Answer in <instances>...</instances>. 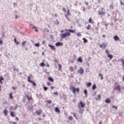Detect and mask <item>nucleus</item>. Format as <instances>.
<instances>
[{
  "label": "nucleus",
  "instance_id": "6e6552de",
  "mask_svg": "<svg viewBox=\"0 0 124 124\" xmlns=\"http://www.w3.org/2000/svg\"><path fill=\"white\" fill-rule=\"evenodd\" d=\"M2 81H4V78L1 76H0V84H2ZM1 86L0 85V91L1 90Z\"/></svg>",
  "mask_w": 124,
  "mask_h": 124
},
{
  "label": "nucleus",
  "instance_id": "c9c22d12",
  "mask_svg": "<svg viewBox=\"0 0 124 124\" xmlns=\"http://www.w3.org/2000/svg\"><path fill=\"white\" fill-rule=\"evenodd\" d=\"M11 117H15V115H14V112H11Z\"/></svg>",
  "mask_w": 124,
  "mask_h": 124
},
{
  "label": "nucleus",
  "instance_id": "37998d69",
  "mask_svg": "<svg viewBox=\"0 0 124 124\" xmlns=\"http://www.w3.org/2000/svg\"><path fill=\"white\" fill-rule=\"evenodd\" d=\"M73 115L74 117H75V118H76V119L77 120H78L77 116H76V114H75V113H73Z\"/></svg>",
  "mask_w": 124,
  "mask_h": 124
},
{
  "label": "nucleus",
  "instance_id": "de8ad7c7",
  "mask_svg": "<svg viewBox=\"0 0 124 124\" xmlns=\"http://www.w3.org/2000/svg\"><path fill=\"white\" fill-rule=\"evenodd\" d=\"M106 54H108V55H109V50H106Z\"/></svg>",
  "mask_w": 124,
  "mask_h": 124
},
{
  "label": "nucleus",
  "instance_id": "4d7b16f0",
  "mask_svg": "<svg viewBox=\"0 0 124 124\" xmlns=\"http://www.w3.org/2000/svg\"><path fill=\"white\" fill-rule=\"evenodd\" d=\"M17 107H18V106H17V105H16V106H15V108L14 110H16V109H17Z\"/></svg>",
  "mask_w": 124,
  "mask_h": 124
},
{
  "label": "nucleus",
  "instance_id": "4468645a",
  "mask_svg": "<svg viewBox=\"0 0 124 124\" xmlns=\"http://www.w3.org/2000/svg\"><path fill=\"white\" fill-rule=\"evenodd\" d=\"M3 113L4 114V116H7V114L8 113V111H7V109H6V108H5L4 109Z\"/></svg>",
  "mask_w": 124,
  "mask_h": 124
},
{
  "label": "nucleus",
  "instance_id": "09e8293b",
  "mask_svg": "<svg viewBox=\"0 0 124 124\" xmlns=\"http://www.w3.org/2000/svg\"><path fill=\"white\" fill-rule=\"evenodd\" d=\"M67 15H68V16H69V15H70V12H69V10H68Z\"/></svg>",
  "mask_w": 124,
  "mask_h": 124
},
{
  "label": "nucleus",
  "instance_id": "8fccbe9b",
  "mask_svg": "<svg viewBox=\"0 0 124 124\" xmlns=\"http://www.w3.org/2000/svg\"><path fill=\"white\" fill-rule=\"evenodd\" d=\"M53 94L55 95H58V92H54L53 93Z\"/></svg>",
  "mask_w": 124,
  "mask_h": 124
},
{
  "label": "nucleus",
  "instance_id": "9b49d317",
  "mask_svg": "<svg viewBox=\"0 0 124 124\" xmlns=\"http://www.w3.org/2000/svg\"><path fill=\"white\" fill-rule=\"evenodd\" d=\"M113 39L115 41H120V38L117 35L114 36Z\"/></svg>",
  "mask_w": 124,
  "mask_h": 124
},
{
  "label": "nucleus",
  "instance_id": "4be33fe9",
  "mask_svg": "<svg viewBox=\"0 0 124 124\" xmlns=\"http://www.w3.org/2000/svg\"><path fill=\"white\" fill-rule=\"evenodd\" d=\"M78 62H83V60H82V58L81 57H79L78 59Z\"/></svg>",
  "mask_w": 124,
  "mask_h": 124
},
{
  "label": "nucleus",
  "instance_id": "c756f323",
  "mask_svg": "<svg viewBox=\"0 0 124 124\" xmlns=\"http://www.w3.org/2000/svg\"><path fill=\"white\" fill-rule=\"evenodd\" d=\"M69 69H70L71 72H73V67L70 66Z\"/></svg>",
  "mask_w": 124,
  "mask_h": 124
},
{
  "label": "nucleus",
  "instance_id": "72a5a7b5",
  "mask_svg": "<svg viewBox=\"0 0 124 124\" xmlns=\"http://www.w3.org/2000/svg\"><path fill=\"white\" fill-rule=\"evenodd\" d=\"M68 119L69 120V121H72V120H73V117H72V116H69L68 117Z\"/></svg>",
  "mask_w": 124,
  "mask_h": 124
},
{
  "label": "nucleus",
  "instance_id": "7c9ffc66",
  "mask_svg": "<svg viewBox=\"0 0 124 124\" xmlns=\"http://www.w3.org/2000/svg\"><path fill=\"white\" fill-rule=\"evenodd\" d=\"M84 93L85 94V95H88V91H87V90H84Z\"/></svg>",
  "mask_w": 124,
  "mask_h": 124
},
{
  "label": "nucleus",
  "instance_id": "6e6d98bb",
  "mask_svg": "<svg viewBox=\"0 0 124 124\" xmlns=\"http://www.w3.org/2000/svg\"><path fill=\"white\" fill-rule=\"evenodd\" d=\"M47 86H50L51 85V83H50L49 82H47Z\"/></svg>",
  "mask_w": 124,
  "mask_h": 124
},
{
  "label": "nucleus",
  "instance_id": "338daca9",
  "mask_svg": "<svg viewBox=\"0 0 124 124\" xmlns=\"http://www.w3.org/2000/svg\"><path fill=\"white\" fill-rule=\"evenodd\" d=\"M51 90H53V89H54V87L51 86Z\"/></svg>",
  "mask_w": 124,
  "mask_h": 124
},
{
  "label": "nucleus",
  "instance_id": "f257e3e1",
  "mask_svg": "<svg viewBox=\"0 0 124 124\" xmlns=\"http://www.w3.org/2000/svg\"><path fill=\"white\" fill-rule=\"evenodd\" d=\"M104 8H101L100 10L98 11V14L99 16L100 17H103V16H105V12H104Z\"/></svg>",
  "mask_w": 124,
  "mask_h": 124
},
{
  "label": "nucleus",
  "instance_id": "13d9d810",
  "mask_svg": "<svg viewBox=\"0 0 124 124\" xmlns=\"http://www.w3.org/2000/svg\"><path fill=\"white\" fill-rule=\"evenodd\" d=\"M2 37H5V35H4V33H3V34H2Z\"/></svg>",
  "mask_w": 124,
  "mask_h": 124
},
{
  "label": "nucleus",
  "instance_id": "a211bd4d",
  "mask_svg": "<svg viewBox=\"0 0 124 124\" xmlns=\"http://www.w3.org/2000/svg\"><path fill=\"white\" fill-rule=\"evenodd\" d=\"M108 57L109 58V60H112L113 59V55L108 54Z\"/></svg>",
  "mask_w": 124,
  "mask_h": 124
},
{
  "label": "nucleus",
  "instance_id": "cd10ccee",
  "mask_svg": "<svg viewBox=\"0 0 124 124\" xmlns=\"http://www.w3.org/2000/svg\"><path fill=\"white\" fill-rule=\"evenodd\" d=\"M59 70H62V64H58Z\"/></svg>",
  "mask_w": 124,
  "mask_h": 124
},
{
  "label": "nucleus",
  "instance_id": "473e14b6",
  "mask_svg": "<svg viewBox=\"0 0 124 124\" xmlns=\"http://www.w3.org/2000/svg\"><path fill=\"white\" fill-rule=\"evenodd\" d=\"M83 40L84 41V43H87V42H88V40H86L85 38H83Z\"/></svg>",
  "mask_w": 124,
  "mask_h": 124
},
{
  "label": "nucleus",
  "instance_id": "f03ea898",
  "mask_svg": "<svg viewBox=\"0 0 124 124\" xmlns=\"http://www.w3.org/2000/svg\"><path fill=\"white\" fill-rule=\"evenodd\" d=\"M70 90H72V92L74 94H76V92L78 93H79L80 92V89L79 88H75V87L73 86H71Z\"/></svg>",
  "mask_w": 124,
  "mask_h": 124
},
{
  "label": "nucleus",
  "instance_id": "680f3d73",
  "mask_svg": "<svg viewBox=\"0 0 124 124\" xmlns=\"http://www.w3.org/2000/svg\"><path fill=\"white\" fill-rule=\"evenodd\" d=\"M85 3L86 5H88V4H89V3H88L87 2H85Z\"/></svg>",
  "mask_w": 124,
  "mask_h": 124
},
{
  "label": "nucleus",
  "instance_id": "e2e57ef3",
  "mask_svg": "<svg viewBox=\"0 0 124 124\" xmlns=\"http://www.w3.org/2000/svg\"><path fill=\"white\" fill-rule=\"evenodd\" d=\"M45 43V41H43V42H42V44H44Z\"/></svg>",
  "mask_w": 124,
  "mask_h": 124
},
{
  "label": "nucleus",
  "instance_id": "1a4fd4ad",
  "mask_svg": "<svg viewBox=\"0 0 124 124\" xmlns=\"http://www.w3.org/2000/svg\"><path fill=\"white\" fill-rule=\"evenodd\" d=\"M78 73H80V74H84V69L83 68L80 67L79 68V70L78 71Z\"/></svg>",
  "mask_w": 124,
  "mask_h": 124
},
{
  "label": "nucleus",
  "instance_id": "a878e982",
  "mask_svg": "<svg viewBox=\"0 0 124 124\" xmlns=\"http://www.w3.org/2000/svg\"><path fill=\"white\" fill-rule=\"evenodd\" d=\"M99 77H101V80H103V75H102V74H99Z\"/></svg>",
  "mask_w": 124,
  "mask_h": 124
},
{
  "label": "nucleus",
  "instance_id": "bf43d9fd",
  "mask_svg": "<svg viewBox=\"0 0 124 124\" xmlns=\"http://www.w3.org/2000/svg\"><path fill=\"white\" fill-rule=\"evenodd\" d=\"M64 31H65V30H62V31H61V32H62V33L64 32Z\"/></svg>",
  "mask_w": 124,
  "mask_h": 124
},
{
  "label": "nucleus",
  "instance_id": "0eeeda50",
  "mask_svg": "<svg viewBox=\"0 0 124 124\" xmlns=\"http://www.w3.org/2000/svg\"><path fill=\"white\" fill-rule=\"evenodd\" d=\"M100 48H106V44L105 43H103L102 44L99 45Z\"/></svg>",
  "mask_w": 124,
  "mask_h": 124
},
{
  "label": "nucleus",
  "instance_id": "052dcab7",
  "mask_svg": "<svg viewBox=\"0 0 124 124\" xmlns=\"http://www.w3.org/2000/svg\"><path fill=\"white\" fill-rule=\"evenodd\" d=\"M83 11H86V8L84 7L83 8Z\"/></svg>",
  "mask_w": 124,
  "mask_h": 124
},
{
  "label": "nucleus",
  "instance_id": "2eb2a0df",
  "mask_svg": "<svg viewBox=\"0 0 124 124\" xmlns=\"http://www.w3.org/2000/svg\"><path fill=\"white\" fill-rule=\"evenodd\" d=\"M65 31H69L70 32L74 33V32H75V30L66 29L65 30Z\"/></svg>",
  "mask_w": 124,
  "mask_h": 124
},
{
  "label": "nucleus",
  "instance_id": "f3484780",
  "mask_svg": "<svg viewBox=\"0 0 124 124\" xmlns=\"http://www.w3.org/2000/svg\"><path fill=\"white\" fill-rule=\"evenodd\" d=\"M101 98V95L98 94V98H95V99L96 100H100Z\"/></svg>",
  "mask_w": 124,
  "mask_h": 124
},
{
  "label": "nucleus",
  "instance_id": "412c9836",
  "mask_svg": "<svg viewBox=\"0 0 124 124\" xmlns=\"http://www.w3.org/2000/svg\"><path fill=\"white\" fill-rule=\"evenodd\" d=\"M89 23H91V24H93L94 22L93 21V19H92V17H90L89 20Z\"/></svg>",
  "mask_w": 124,
  "mask_h": 124
},
{
  "label": "nucleus",
  "instance_id": "864d4df0",
  "mask_svg": "<svg viewBox=\"0 0 124 124\" xmlns=\"http://www.w3.org/2000/svg\"><path fill=\"white\" fill-rule=\"evenodd\" d=\"M16 121H19V118H18L17 117H16Z\"/></svg>",
  "mask_w": 124,
  "mask_h": 124
},
{
  "label": "nucleus",
  "instance_id": "7ed1b4c3",
  "mask_svg": "<svg viewBox=\"0 0 124 124\" xmlns=\"http://www.w3.org/2000/svg\"><path fill=\"white\" fill-rule=\"evenodd\" d=\"M70 32H66L64 33H61L60 34V37L61 38H65L66 37H68L70 36Z\"/></svg>",
  "mask_w": 124,
  "mask_h": 124
},
{
  "label": "nucleus",
  "instance_id": "3c124183",
  "mask_svg": "<svg viewBox=\"0 0 124 124\" xmlns=\"http://www.w3.org/2000/svg\"><path fill=\"white\" fill-rule=\"evenodd\" d=\"M2 43H3L2 41H1V40H0V45H2Z\"/></svg>",
  "mask_w": 124,
  "mask_h": 124
},
{
  "label": "nucleus",
  "instance_id": "dca6fc26",
  "mask_svg": "<svg viewBox=\"0 0 124 124\" xmlns=\"http://www.w3.org/2000/svg\"><path fill=\"white\" fill-rule=\"evenodd\" d=\"M62 45H63V44H62V43H60V42H57L56 44V46H62Z\"/></svg>",
  "mask_w": 124,
  "mask_h": 124
},
{
  "label": "nucleus",
  "instance_id": "a19ab883",
  "mask_svg": "<svg viewBox=\"0 0 124 124\" xmlns=\"http://www.w3.org/2000/svg\"><path fill=\"white\" fill-rule=\"evenodd\" d=\"M10 110V111H11L12 110H14V107L13 106H11Z\"/></svg>",
  "mask_w": 124,
  "mask_h": 124
},
{
  "label": "nucleus",
  "instance_id": "f8f14e48",
  "mask_svg": "<svg viewBox=\"0 0 124 124\" xmlns=\"http://www.w3.org/2000/svg\"><path fill=\"white\" fill-rule=\"evenodd\" d=\"M25 96L28 98V100L29 101L32 100V96H29V95L26 94Z\"/></svg>",
  "mask_w": 124,
  "mask_h": 124
},
{
  "label": "nucleus",
  "instance_id": "774afa93",
  "mask_svg": "<svg viewBox=\"0 0 124 124\" xmlns=\"http://www.w3.org/2000/svg\"><path fill=\"white\" fill-rule=\"evenodd\" d=\"M13 124H17V123H16V122H13Z\"/></svg>",
  "mask_w": 124,
  "mask_h": 124
},
{
  "label": "nucleus",
  "instance_id": "ea45409f",
  "mask_svg": "<svg viewBox=\"0 0 124 124\" xmlns=\"http://www.w3.org/2000/svg\"><path fill=\"white\" fill-rule=\"evenodd\" d=\"M44 91H45L46 92V91H47V90H48V88L47 87H46L45 86H44Z\"/></svg>",
  "mask_w": 124,
  "mask_h": 124
},
{
  "label": "nucleus",
  "instance_id": "39448f33",
  "mask_svg": "<svg viewBox=\"0 0 124 124\" xmlns=\"http://www.w3.org/2000/svg\"><path fill=\"white\" fill-rule=\"evenodd\" d=\"M78 106L79 107H81V108H84L86 106V103H83L82 101H80Z\"/></svg>",
  "mask_w": 124,
  "mask_h": 124
},
{
  "label": "nucleus",
  "instance_id": "aec40b11",
  "mask_svg": "<svg viewBox=\"0 0 124 124\" xmlns=\"http://www.w3.org/2000/svg\"><path fill=\"white\" fill-rule=\"evenodd\" d=\"M105 102L106 103H110V102H111V100L109 99V98H108L107 99L105 100Z\"/></svg>",
  "mask_w": 124,
  "mask_h": 124
},
{
  "label": "nucleus",
  "instance_id": "b1692460",
  "mask_svg": "<svg viewBox=\"0 0 124 124\" xmlns=\"http://www.w3.org/2000/svg\"><path fill=\"white\" fill-rule=\"evenodd\" d=\"M115 90H118V91H121V86H118L116 88H115Z\"/></svg>",
  "mask_w": 124,
  "mask_h": 124
},
{
  "label": "nucleus",
  "instance_id": "c03bdc74",
  "mask_svg": "<svg viewBox=\"0 0 124 124\" xmlns=\"http://www.w3.org/2000/svg\"><path fill=\"white\" fill-rule=\"evenodd\" d=\"M23 102L24 103H25V102H26V97H23Z\"/></svg>",
  "mask_w": 124,
  "mask_h": 124
},
{
  "label": "nucleus",
  "instance_id": "a18cd8bd",
  "mask_svg": "<svg viewBox=\"0 0 124 124\" xmlns=\"http://www.w3.org/2000/svg\"><path fill=\"white\" fill-rule=\"evenodd\" d=\"M35 46L36 47H39L40 45H39V44H35Z\"/></svg>",
  "mask_w": 124,
  "mask_h": 124
},
{
  "label": "nucleus",
  "instance_id": "49530a36",
  "mask_svg": "<svg viewBox=\"0 0 124 124\" xmlns=\"http://www.w3.org/2000/svg\"><path fill=\"white\" fill-rule=\"evenodd\" d=\"M112 108H114V109H118V107H116L115 106H112Z\"/></svg>",
  "mask_w": 124,
  "mask_h": 124
},
{
  "label": "nucleus",
  "instance_id": "0e129e2a",
  "mask_svg": "<svg viewBox=\"0 0 124 124\" xmlns=\"http://www.w3.org/2000/svg\"><path fill=\"white\" fill-rule=\"evenodd\" d=\"M12 89H13V90H16V88H15V87H13Z\"/></svg>",
  "mask_w": 124,
  "mask_h": 124
},
{
  "label": "nucleus",
  "instance_id": "423d86ee",
  "mask_svg": "<svg viewBox=\"0 0 124 124\" xmlns=\"http://www.w3.org/2000/svg\"><path fill=\"white\" fill-rule=\"evenodd\" d=\"M42 111L43 110L41 109H38L35 112V114H36V115H37V116H39V115H40L41 113H42Z\"/></svg>",
  "mask_w": 124,
  "mask_h": 124
},
{
  "label": "nucleus",
  "instance_id": "ddd939ff",
  "mask_svg": "<svg viewBox=\"0 0 124 124\" xmlns=\"http://www.w3.org/2000/svg\"><path fill=\"white\" fill-rule=\"evenodd\" d=\"M55 112H56V113H61V110H60V109H59V108L58 107H56L55 108Z\"/></svg>",
  "mask_w": 124,
  "mask_h": 124
},
{
  "label": "nucleus",
  "instance_id": "9d476101",
  "mask_svg": "<svg viewBox=\"0 0 124 124\" xmlns=\"http://www.w3.org/2000/svg\"><path fill=\"white\" fill-rule=\"evenodd\" d=\"M48 47H50L51 49H52L53 51H56V47L55 46L51 45H48Z\"/></svg>",
  "mask_w": 124,
  "mask_h": 124
},
{
  "label": "nucleus",
  "instance_id": "bb28decb",
  "mask_svg": "<svg viewBox=\"0 0 124 124\" xmlns=\"http://www.w3.org/2000/svg\"><path fill=\"white\" fill-rule=\"evenodd\" d=\"M32 29H35V31L36 32H38V30L36 28V27H35V26H33V27H32Z\"/></svg>",
  "mask_w": 124,
  "mask_h": 124
},
{
  "label": "nucleus",
  "instance_id": "58836bf2",
  "mask_svg": "<svg viewBox=\"0 0 124 124\" xmlns=\"http://www.w3.org/2000/svg\"><path fill=\"white\" fill-rule=\"evenodd\" d=\"M41 66H45V64L44 62H41L40 64Z\"/></svg>",
  "mask_w": 124,
  "mask_h": 124
},
{
  "label": "nucleus",
  "instance_id": "69168bd1",
  "mask_svg": "<svg viewBox=\"0 0 124 124\" xmlns=\"http://www.w3.org/2000/svg\"><path fill=\"white\" fill-rule=\"evenodd\" d=\"M14 41H15V42H17V41H16V38L14 39Z\"/></svg>",
  "mask_w": 124,
  "mask_h": 124
},
{
  "label": "nucleus",
  "instance_id": "c85d7f7f",
  "mask_svg": "<svg viewBox=\"0 0 124 124\" xmlns=\"http://www.w3.org/2000/svg\"><path fill=\"white\" fill-rule=\"evenodd\" d=\"M92 86V82H88L87 84V87H91Z\"/></svg>",
  "mask_w": 124,
  "mask_h": 124
},
{
  "label": "nucleus",
  "instance_id": "393cba45",
  "mask_svg": "<svg viewBox=\"0 0 124 124\" xmlns=\"http://www.w3.org/2000/svg\"><path fill=\"white\" fill-rule=\"evenodd\" d=\"M96 89V85L95 84H93L92 87V90L93 91Z\"/></svg>",
  "mask_w": 124,
  "mask_h": 124
},
{
  "label": "nucleus",
  "instance_id": "2f4dec72",
  "mask_svg": "<svg viewBox=\"0 0 124 124\" xmlns=\"http://www.w3.org/2000/svg\"><path fill=\"white\" fill-rule=\"evenodd\" d=\"M49 81H50V82H53L54 81V79H53L52 78H48Z\"/></svg>",
  "mask_w": 124,
  "mask_h": 124
},
{
  "label": "nucleus",
  "instance_id": "5701e85b",
  "mask_svg": "<svg viewBox=\"0 0 124 124\" xmlns=\"http://www.w3.org/2000/svg\"><path fill=\"white\" fill-rule=\"evenodd\" d=\"M13 93H12L9 94V98H10V99H12V98H13Z\"/></svg>",
  "mask_w": 124,
  "mask_h": 124
},
{
  "label": "nucleus",
  "instance_id": "79ce46f5",
  "mask_svg": "<svg viewBox=\"0 0 124 124\" xmlns=\"http://www.w3.org/2000/svg\"><path fill=\"white\" fill-rule=\"evenodd\" d=\"M79 112L80 114H83V112H84V110L80 109V110H79Z\"/></svg>",
  "mask_w": 124,
  "mask_h": 124
},
{
  "label": "nucleus",
  "instance_id": "5fc2aeb1",
  "mask_svg": "<svg viewBox=\"0 0 124 124\" xmlns=\"http://www.w3.org/2000/svg\"><path fill=\"white\" fill-rule=\"evenodd\" d=\"M16 43L17 45H19L20 44V42H16Z\"/></svg>",
  "mask_w": 124,
  "mask_h": 124
},
{
  "label": "nucleus",
  "instance_id": "4c0bfd02",
  "mask_svg": "<svg viewBox=\"0 0 124 124\" xmlns=\"http://www.w3.org/2000/svg\"><path fill=\"white\" fill-rule=\"evenodd\" d=\"M76 34H77V36H81V32H78Z\"/></svg>",
  "mask_w": 124,
  "mask_h": 124
},
{
  "label": "nucleus",
  "instance_id": "6ab92c4d",
  "mask_svg": "<svg viewBox=\"0 0 124 124\" xmlns=\"http://www.w3.org/2000/svg\"><path fill=\"white\" fill-rule=\"evenodd\" d=\"M91 29H92V26L91 25V24H89L88 26L86 27V30H89Z\"/></svg>",
  "mask_w": 124,
  "mask_h": 124
},
{
  "label": "nucleus",
  "instance_id": "603ef678",
  "mask_svg": "<svg viewBox=\"0 0 124 124\" xmlns=\"http://www.w3.org/2000/svg\"><path fill=\"white\" fill-rule=\"evenodd\" d=\"M62 10L63 11H64V12H65V11H66V9L65 8H62Z\"/></svg>",
  "mask_w": 124,
  "mask_h": 124
},
{
  "label": "nucleus",
  "instance_id": "e433bc0d",
  "mask_svg": "<svg viewBox=\"0 0 124 124\" xmlns=\"http://www.w3.org/2000/svg\"><path fill=\"white\" fill-rule=\"evenodd\" d=\"M46 102L49 104H51V103H52V101L51 100H48L46 101Z\"/></svg>",
  "mask_w": 124,
  "mask_h": 124
},
{
  "label": "nucleus",
  "instance_id": "f704fd0d",
  "mask_svg": "<svg viewBox=\"0 0 124 124\" xmlns=\"http://www.w3.org/2000/svg\"><path fill=\"white\" fill-rule=\"evenodd\" d=\"M27 43V41H24L22 43V46H25L26 45V44Z\"/></svg>",
  "mask_w": 124,
  "mask_h": 124
},
{
  "label": "nucleus",
  "instance_id": "20e7f679",
  "mask_svg": "<svg viewBox=\"0 0 124 124\" xmlns=\"http://www.w3.org/2000/svg\"><path fill=\"white\" fill-rule=\"evenodd\" d=\"M28 81L29 82V83H31V84H32L33 86H34V87H36V83H35V82L32 80H31V76H28Z\"/></svg>",
  "mask_w": 124,
  "mask_h": 124
}]
</instances>
